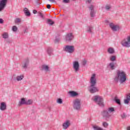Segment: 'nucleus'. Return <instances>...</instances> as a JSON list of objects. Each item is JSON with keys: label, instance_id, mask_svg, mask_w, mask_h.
Returning <instances> with one entry per match:
<instances>
[{"label": "nucleus", "instance_id": "9", "mask_svg": "<svg viewBox=\"0 0 130 130\" xmlns=\"http://www.w3.org/2000/svg\"><path fill=\"white\" fill-rule=\"evenodd\" d=\"M7 5V0H1L0 1V11H3Z\"/></svg>", "mask_w": 130, "mask_h": 130}, {"label": "nucleus", "instance_id": "20", "mask_svg": "<svg viewBox=\"0 0 130 130\" xmlns=\"http://www.w3.org/2000/svg\"><path fill=\"white\" fill-rule=\"evenodd\" d=\"M42 68L46 72H48V71H49V67L46 65H43Z\"/></svg>", "mask_w": 130, "mask_h": 130}, {"label": "nucleus", "instance_id": "17", "mask_svg": "<svg viewBox=\"0 0 130 130\" xmlns=\"http://www.w3.org/2000/svg\"><path fill=\"white\" fill-rule=\"evenodd\" d=\"M24 104H26V100L24 98H22L20 100V101L18 103V106H21V105H24Z\"/></svg>", "mask_w": 130, "mask_h": 130}, {"label": "nucleus", "instance_id": "27", "mask_svg": "<svg viewBox=\"0 0 130 130\" xmlns=\"http://www.w3.org/2000/svg\"><path fill=\"white\" fill-rule=\"evenodd\" d=\"M92 30H93V27L88 26L86 28V31L88 33H92Z\"/></svg>", "mask_w": 130, "mask_h": 130}, {"label": "nucleus", "instance_id": "5", "mask_svg": "<svg viewBox=\"0 0 130 130\" xmlns=\"http://www.w3.org/2000/svg\"><path fill=\"white\" fill-rule=\"evenodd\" d=\"M73 108L76 110H79L81 108V100L76 99L73 101Z\"/></svg>", "mask_w": 130, "mask_h": 130}, {"label": "nucleus", "instance_id": "39", "mask_svg": "<svg viewBox=\"0 0 130 130\" xmlns=\"http://www.w3.org/2000/svg\"><path fill=\"white\" fill-rule=\"evenodd\" d=\"M106 9L107 10H110V6H106Z\"/></svg>", "mask_w": 130, "mask_h": 130}, {"label": "nucleus", "instance_id": "15", "mask_svg": "<svg viewBox=\"0 0 130 130\" xmlns=\"http://www.w3.org/2000/svg\"><path fill=\"white\" fill-rule=\"evenodd\" d=\"M93 9H94V7L93 5H91L89 7V10L90 11V16L92 17H94L95 15V12H94V10H93Z\"/></svg>", "mask_w": 130, "mask_h": 130}, {"label": "nucleus", "instance_id": "23", "mask_svg": "<svg viewBox=\"0 0 130 130\" xmlns=\"http://www.w3.org/2000/svg\"><path fill=\"white\" fill-rule=\"evenodd\" d=\"M120 116L122 119H125V118H126L127 116L125 113H122L120 114Z\"/></svg>", "mask_w": 130, "mask_h": 130}, {"label": "nucleus", "instance_id": "10", "mask_svg": "<svg viewBox=\"0 0 130 130\" xmlns=\"http://www.w3.org/2000/svg\"><path fill=\"white\" fill-rule=\"evenodd\" d=\"M109 26L113 31H117L119 30V26L115 25L113 23H110Z\"/></svg>", "mask_w": 130, "mask_h": 130}, {"label": "nucleus", "instance_id": "25", "mask_svg": "<svg viewBox=\"0 0 130 130\" xmlns=\"http://www.w3.org/2000/svg\"><path fill=\"white\" fill-rule=\"evenodd\" d=\"M3 38L5 39H7V38H9V34L7 32H4L3 35Z\"/></svg>", "mask_w": 130, "mask_h": 130}, {"label": "nucleus", "instance_id": "46", "mask_svg": "<svg viewBox=\"0 0 130 130\" xmlns=\"http://www.w3.org/2000/svg\"><path fill=\"white\" fill-rule=\"evenodd\" d=\"M50 3H54V0H49Z\"/></svg>", "mask_w": 130, "mask_h": 130}, {"label": "nucleus", "instance_id": "33", "mask_svg": "<svg viewBox=\"0 0 130 130\" xmlns=\"http://www.w3.org/2000/svg\"><path fill=\"white\" fill-rule=\"evenodd\" d=\"M95 74H92L91 78V82H95L96 81V79H95Z\"/></svg>", "mask_w": 130, "mask_h": 130}, {"label": "nucleus", "instance_id": "13", "mask_svg": "<svg viewBox=\"0 0 130 130\" xmlns=\"http://www.w3.org/2000/svg\"><path fill=\"white\" fill-rule=\"evenodd\" d=\"M74 37L72 34H69L66 36V41H71V40H73Z\"/></svg>", "mask_w": 130, "mask_h": 130}, {"label": "nucleus", "instance_id": "21", "mask_svg": "<svg viewBox=\"0 0 130 130\" xmlns=\"http://www.w3.org/2000/svg\"><path fill=\"white\" fill-rule=\"evenodd\" d=\"M93 128L94 130H104L103 128L96 125L93 126Z\"/></svg>", "mask_w": 130, "mask_h": 130}, {"label": "nucleus", "instance_id": "32", "mask_svg": "<svg viewBox=\"0 0 130 130\" xmlns=\"http://www.w3.org/2000/svg\"><path fill=\"white\" fill-rule=\"evenodd\" d=\"M114 101L116 103H117L119 105H120V100L118 99L117 98L115 97L114 99Z\"/></svg>", "mask_w": 130, "mask_h": 130}, {"label": "nucleus", "instance_id": "37", "mask_svg": "<svg viewBox=\"0 0 130 130\" xmlns=\"http://www.w3.org/2000/svg\"><path fill=\"white\" fill-rule=\"evenodd\" d=\"M38 14H39V16L41 17L43 19L44 18V16L43 15V14L41 12H38Z\"/></svg>", "mask_w": 130, "mask_h": 130}, {"label": "nucleus", "instance_id": "42", "mask_svg": "<svg viewBox=\"0 0 130 130\" xmlns=\"http://www.w3.org/2000/svg\"><path fill=\"white\" fill-rule=\"evenodd\" d=\"M87 63V61H86L85 60H84L83 62V64H84V66H85V64H86Z\"/></svg>", "mask_w": 130, "mask_h": 130}, {"label": "nucleus", "instance_id": "24", "mask_svg": "<svg viewBox=\"0 0 130 130\" xmlns=\"http://www.w3.org/2000/svg\"><path fill=\"white\" fill-rule=\"evenodd\" d=\"M102 125L104 127H105L106 128H107L108 127V125H109V124L107 123V122H103Z\"/></svg>", "mask_w": 130, "mask_h": 130}, {"label": "nucleus", "instance_id": "11", "mask_svg": "<svg viewBox=\"0 0 130 130\" xmlns=\"http://www.w3.org/2000/svg\"><path fill=\"white\" fill-rule=\"evenodd\" d=\"M71 125V122L69 120L66 121L62 124L63 129H67Z\"/></svg>", "mask_w": 130, "mask_h": 130}, {"label": "nucleus", "instance_id": "12", "mask_svg": "<svg viewBox=\"0 0 130 130\" xmlns=\"http://www.w3.org/2000/svg\"><path fill=\"white\" fill-rule=\"evenodd\" d=\"M0 109L2 111H4V110H6L7 109V104L5 102H2L0 106Z\"/></svg>", "mask_w": 130, "mask_h": 130}, {"label": "nucleus", "instance_id": "28", "mask_svg": "<svg viewBox=\"0 0 130 130\" xmlns=\"http://www.w3.org/2000/svg\"><path fill=\"white\" fill-rule=\"evenodd\" d=\"M33 103V101L32 100H28L27 101H26V105H31Z\"/></svg>", "mask_w": 130, "mask_h": 130}, {"label": "nucleus", "instance_id": "6", "mask_svg": "<svg viewBox=\"0 0 130 130\" xmlns=\"http://www.w3.org/2000/svg\"><path fill=\"white\" fill-rule=\"evenodd\" d=\"M121 44L123 46H125V47H129L130 36H128L126 38L124 39L121 42Z\"/></svg>", "mask_w": 130, "mask_h": 130}, {"label": "nucleus", "instance_id": "8", "mask_svg": "<svg viewBox=\"0 0 130 130\" xmlns=\"http://www.w3.org/2000/svg\"><path fill=\"white\" fill-rule=\"evenodd\" d=\"M73 69L75 73H77L80 70V64L79 62L75 61L73 62Z\"/></svg>", "mask_w": 130, "mask_h": 130}, {"label": "nucleus", "instance_id": "35", "mask_svg": "<svg viewBox=\"0 0 130 130\" xmlns=\"http://www.w3.org/2000/svg\"><path fill=\"white\" fill-rule=\"evenodd\" d=\"M17 30H18V27H17V26H16V25L13 26L12 27V30L14 32H16V31H17Z\"/></svg>", "mask_w": 130, "mask_h": 130}, {"label": "nucleus", "instance_id": "40", "mask_svg": "<svg viewBox=\"0 0 130 130\" xmlns=\"http://www.w3.org/2000/svg\"><path fill=\"white\" fill-rule=\"evenodd\" d=\"M4 23V20L3 19H0V24H3Z\"/></svg>", "mask_w": 130, "mask_h": 130}, {"label": "nucleus", "instance_id": "7", "mask_svg": "<svg viewBox=\"0 0 130 130\" xmlns=\"http://www.w3.org/2000/svg\"><path fill=\"white\" fill-rule=\"evenodd\" d=\"M64 50L69 53H73L75 51V47L74 46L67 45L64 47Z\"/></svg>", "mask_w": 130, "mask_h": 130}, {"label": "nucleus", "instance_id": "19", "mask_svg": "<svg viewBox=\"0 0 130 130\" xmlns=\"http://www.w3.org/2000/svg\"><path fill=\"white\" fill-rule=\"evenodd\" d=\"M69 93L71 96H73V97H75V96H78V93L74 91H69Z\"/></svg>", "mask_w": 130, "mask_h": 130}, {"label": "nucleus", "instance_id": "44", "mask_svg": "<svg viewBox=\"0 0 130 130\" xmlns=\"http://www.w3.org/2000/svg\"><path fill=\"white\" fill-rule=\"evenodd\" d=\"M126 130H130V126H127L126 128Z\"/></svg>", "mask_w": 130, "mask_h": 130}, {"label": "nucleus", "instance_id": "14", "mask_svg": "<svg viewBox=\"0 0 130 130\" xmlns=\"http://www.w3.org/2000/svg\"><path fill=\"white\" fill-rule=\"evenodd\" d=\"M130 101V93L127 94L126 96V99L124 100V103L125 104H128Z\"/></svg>", "mask_w": 130, "mask_h": 130}, {"label": "nucleus", "instance_id": "22", "mask_svg": "<svg viewBox=\"0 0 130 130\" xmlns=\"http://www.w3.org/2000/svg\"><path fill=\"white\" fill-rule=\"evenodd\" d=\"M47 24H48L49 25H52L54 24V21H52L51 19H47Z\"/></svg>", "mask_w": 130, "mask_h": 130}, {"label": "nucleus", "instance_id": "1", "mask_svg": "<svg viewBox=\"0 0 130 130\" xmlns=\"http://www.w3.org/2000/svg\"><path fill=\"white\" fill-rule=\"evenodd\" d=\"M115 81L125 82L126 81V75L125 73L123 71H118L117 72V77L115 78Z\"/></svg>", "mask_w": 130, "mask_h": 130}, {"label": "nucleus", "instance_id": "34", "mask_svg": "<svg viewBox=\"0 0 130 130\" xmlns=\"http://www.w3.org/2000/svg\"><path fill=\"white\" fill-rule=\"evenodd\" d=\"M57 103H58V104H62V99H58L57 100Z\"/></svg>", "mask_w": 130, "mask_h": 130}, {"label": "nucleus", "instance_id": "26", "mask_svg": "<svg viewBox=\"0 0 130 130\" xmlns=\"http://www.w3.org/2000/svg\"><path fill=\"white\" fill-rule=\"evenodd\" d=\"M108 52L109 53H110L111 54H112V53H113L114 52V49L112 48H109L108 49Z\"/></svg>", "mask_w": 130, "mask_h": 130}, {"label": "nucleus", "instance_id": "18", "mask_svg": "<svg viewBox=\"0 0 130 130\" xmlns=\"http://www.w3.org/2000/svg\"><path fill=\"white\" fill-rule=\"evenodd\" d=\"M28 64H29V60H27L25 62L23 63L22 68L23 69H27V67H28Z\"/></svg>", "mask_w": 130, "mask_h": 130}, {"label": "nucleus", "instance_id": "31", "mask_svg": "<svg viewBox=\"0 0 130 130\" xmlns=\"http://www.w3.org/2000/svg\"><path fill=\"white\" fill-rule=\"evenodd\" d=\"M116 56H111V57H110V60H111V61H114L115 60H116Z\"/></svg>", "mask_w": 130, "mask_h": 130}, {"label": "nucleus", "instance_id": "48", "mask_svg": "<svg viewBox=\"0 0 130 130\" xmlns=\"http://www.w3.org/2000/svg\"><path fill=\"white\" fill-rule=\"evenodd\" d=\"M24 33H26V30L24 31Z\"/></svg>", "mask_w": 130, "mask_h": 130}, {"label": "nucleus", "instance_id": "2", "mask_svg": "<svg viewBox=\"0 0 130 130\" xmlns=\"http://www.w3.org/2000/svg\"><path fill=\"white\" fill-rule=\"evenodd\" d=\"M115 111V109L113 107L109 108L107 110L104 111L102 113V115L104 117L106 118H109L111 115H110V113H112Z\"/></svg>", "mask_w": 130, "mask_h": 130}, {"label": "nucleus", "instance_id": "30", "mask_svg": "<svg viewBox=\"0 0 130 130\" xmlns=\"http://www.w3.org/2000/svg\"><path fill=\"white\" fill-rule=\"evenodd\" d=\"M24 78V76L23 75H20L17 77V81H21Z\"/></svg>", "mask_w": 130, "mask_h": 130}, {"label": "nucleus", "instance_id": "36", "mask_svg": "<svg viewBox=\"0 0 130 130\" xmlns=\"http://www.w3.org/2000/svg\"><path fill=\"white\" fill-rule=\"evenodd\" d=\"M15 23H21V19L20 18H16L15 20Z\"/></svg>", "mask_w": 130, "mask_h": 130}, {"label": "nucleus", "instance_id": "43", "mask_svg": "<svg viewBox=\"0 0 130 130\" xmlns=\"http://www.w3.org/2000/svg\"><path fill=\"white\" fill-rule=\"evenodd\" d=\"M34 14H37V11L36 10H33Z\"/></svg>", "mask_w": 130, "mask_h": 130}, {"label": "nucleus", "instance_id": "4", "mask_svg": "<svg viewBox=\"0 0 130 130\" xmlns=\"http://www.w3.org/2000/svg\"><path fill=\"white\" fill-rule=\"evenodd\" d=\"M92 100L94 101V102L97 103L98 105H100V106H104V104H103V99H102L101 96L96 95L93 98Z\"/></svg>", "mask_w": 130, "mask_h": 130}, {"label": "nucleus", "instance_id": "41", "mask_svg": "<svg viewBox=\"0 0 130 130\" xmlns=\"http://www.w3.org/2000/svg\"><path fill=\"white\" fill-rule=\"evenodd\" d=\"M47 9H50V8H51V6H50V5L48 4L47 5Z\"/></svg>", "mask_w": 130, "mask_h": 130}, {"label": "nucleus", "instance_id": "47", "mask_svg": "<svg viewBox=\"0 0 130 130\" xmlns=\"http://www.w3.org/2000/svg\"><path fill=\"white\" fill-rule=\"evenodd\" d=\"M91 2H92V0H88V2L89 3H91Z\"/></svg>", "mask_w": 130, "mask_h": 130}, {"label": "nucleus", "instance_id": "3", "mask_svg": "<svg viewBox=\"0 0 130 130\" xmlns=\"http://www.w3.org/2000/svg\"><path fill=\"white\" fill-rule=\"evenodd\" d=\"M90 86L88 87V91L91 94L94 93H96V92H98L99 89L98 88L95 87V85H96V82H91Z\"/></svg>", "mask_w": 130, "mask_h": 130}, {"label": "nucleus", "instance_id": "38", "mask_svg": "<svg viewBox=\"0 0 130 130\" xmlns=\"http://www.w3.org/2000/svg\"><path fill=\"white\" fill-rule=\"evenodd\" d=\"M63 3H65V4H68V3H70V0H63Z\"/></svg>", "mask_w": 130, "mask_h": 130}, {"label": "nucleus", "instance_id": "16", "mask_svg": "<svg viewBox=\"0 0 130 130\" xmlns=\"http://www.w3.org/2000/svg\"><path fill=\"white\" fill-rule=\"evenodd\" d=\"M24 13L25 16H27V17H30L31 16V13H30V11H29V10L27 8H24Z\"/></svg>", "mask_w": 130, "mask_h": 130}, {"label": "nucleus", "instance_id": "45", "mask_svg": "<svg viewBox=\"0 0 130 130\" xmlns=\"http://www.w3.org/2000/svg\"><path fill=\"white\" fill-rule=\"evenodd\" d=\"M58 41H59V39H57L55 40V42L56 43V42H58Z\"/></svg>", "mask_w": 130, "mask_h": 130}, {"label": "nucleus", "instance_id": "29", "mask_svg": "<svg viewBox=\"0 0 130 130\" xmlns=\"http://www.w3.org/2000/svg\"><path fill=\"white\" fill-rule=\"evenodd\" d=\"M109 66L111 70H114L115 69L114 63L111 62L109 63Z\"/></svg>", "mask_w": 130, "mask_h": 130}]
</instances>
